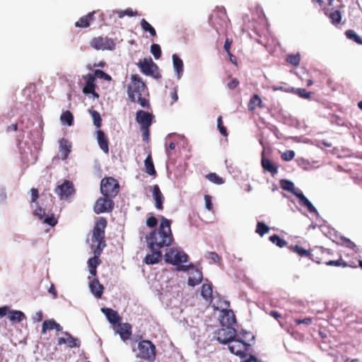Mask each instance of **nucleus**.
Instances as JSON below:
<instances>
[{"label": "nucleus", "mask_w": 362, "mask_h": 362, "mask_svg": "<svg viewBox=\"0 0 362 362\" xmlns=\"http://www.w3.org/2000/svg\"><path fill=\"white\" fill-rule=\"evenodd\" d=\"M85 79L86 84L83 88V93L84 94H92L95 98H98L99 95L95 91V76L89 74L86 76Z\"/></svg>", "instance_id": "15"}, {"label": "nucleus", "mask_w": 362, "mask_h": 362, "mask_svg": "<svg viewBox=\"0 0 362 362\" xmlns=\"http://www.w3.org/2000/svg\"><path fill=\"white\" fill-rule=\"evenodd\" d=\"M217 127L221 135L223 136H228L227 129L223 124L222 116H219L217 119Z\"/></svg>", "instance_id": "49"}, {"label": "nucleus", "mask_w": 362, "mask_h": 362, "mask_svg": "<svg viewBox=\"0 0 362 362\" xmlns=\"http://www.w3.org/2000/svg\"><path fill=\"white\" fill-rule=\"evenodd\" d=\"M145 171L149 175H156V171L155 170L154 164L151 153L148 155L144 160Z\"/></svg>", "instance_id": "33"}, {"label": "nucleus", "mask_w": 362, "mask_h": 362, "mask_svg": "<svg viewBox=\"0 0 362 362\" xmlns=\"http://www.w3.org/2000/svg\"><path fill=\"white\" fill-rule=\"evenodd\" d=\"M280 185L283 189L293 193V194H295V193L297 192L295 190L294 184L290 180H281L280 181Z\"/></svg>", "instance_id": "40"}, {"label": "nucleus", "mask_w": 362, "mask_h": 362, "mask_svg": "<svg viewBox=\"0 0 362 362\" xmlns=\"http://www.w3.org/2000/svg\"><path fill=\"white\" fill-rule=\"evenodd\" d=\"M35 214L39 216L40 218H42V217L45 215V210L41 206H37L35 210Z\"/></svg>", "instance_id": "63"}, {"label": "nucleus", "mask_w": 362, "mask_h": 362, "mask_svg": "<svg viewBox=\"0 0 362 362\" xmlns=\"http://www.w3.org/2000/svg\"><path fill=\"white\" fill-rule=\"evenodd\" d=\"M89 112L93 117L94 125H95L98 128L100 127L102 124V119L100 113L98 111L93 110H90Z\"/></svg>", "instance_id": "44"}, {"label": "nucleus", "mask_w": 362, "mask_h": 362, "mask_svg": "<svg viewBox=\"0 0 362 362\" xmlns=\"http://www.w3.org/2000/svg\"><path fill=\"white\" fill-rule=\"evenodd\" d=\"M141 131L142 132V139L144 141H148L149 139L150 130L149 127H143L141 128Z\"/></svg>", "instance_id": "59"}, {"label": "nucleus", "mask_w": 362, "mask_h": 362, "mask_svg": "<svg viewBox=\"0 0 362 362\" xmlns=\"http://www.w3.org/2000/svg\"><path fill=\"white\" fill-rule=\"evenodd\" d=\"M170 97H171V100L170 102V105H173L175 102L177 101V100H178V95H177V90L176 87L173 88V90H171V92H170Z\"/></svg>", "instance_id": "58"}, {"label": "nucleus", "mask_w": 362, "mask_h": 362, "mask_svg": "<svg viewBox=\"0 0 362 362\" xmlns=\"http://www.w3.org/2000/svg\"><path fill=\"white\" fill-rule=\"evenodd\" d=\"M139 354L138 357L149 362H153L156 357V346L147 339H143L138 344Z\"/></svg>", "instance_id": "6"}, {"label": "nucleus", "mask_w": 362, "mask_h": 362, "mask_svg": "<svg viewBox=\"0 0 362 362\" xmlns=\"http://www.w3.org/2000/svg\"><path fill=\"white\" fill-rule=\"evenodd\" d=\"M238 337L237 331L232 327H223L216 332V339L221 344H230Z\"/></svg>", "instance_id": "12"}, {"label": "nucleus", "mask_w": 362, "mask_h": 362, "mask_svg": "<svg viewBox=\"0 0 362 362\" xmlns=\"http://www.w3.org/2000/svg\"><path fill=\"white\" fill-rule=\"evenodd\" d=\"M43 320V313L42 311L40 310L37 311L33 316V320L34 322H41Z\"/></svg>", "instance_id": "62"}, {"label": "nucleus", "mask_w": 362, "mask_h": 362, "mask_svg": "<svg viewBox=\"0 0 362 362\" xmlns=\"http://www.w3.org/2000/svg\"><path fill=\"white\" fill-rule=\"evenodd\" d=\"M8 317L11 322H21L25 319V315L20 310H9Z\"/></svg>", "instance_id": "34"}, {"label": "nucleus", "mask_w": 362, "mask_h": 362, "mask_svg": "<svg viewBox=\"0 0 362 362\" xmlns=\"http://www.w3.org/2000/svg\"><path fill=\"white\" fill-rule=\"evenodd\" d=\"M89 288L91 293L97 298H100L103 294L104 286L102 285L98 279H94L89 283Z\"/></svg>", "instance_id": "24"}, {"label": "nucleus", "mask_w": 362, "mask_h": 362, "mask_svg": "<svg viewBox=\"0 0 362 362\" xmlns=\"http://www.w3.org/2000/svg\"><path fill=\"white\" fill-rule=\"evenodd\" d=\"M295 195L296 196V197L298 198L300 204L305 206L310 213L317 212V209H315V207L312 204V203L306 198V197L302 192H297L296 193H295Z\"/></svg>", "instance_id": "27"}, {"label": "nucleus", "mask_w": 362, "mask_h": 362, "mask_svg": "<svg viewBox=\"0 0 362 362\" xmlns=\"http://www.w3.org/2000/svg\"><path fill=\"white\" fill-rule=\"evenodd\" d=\"M56 321L54 319L44 321L42 326V333L46 334L47 330L54 329Z\"/></svg>", "instance_id": "43"}, {"label": "nucleus", "mask_w": 362, "mask_h": 362, "mask_svg": "<svg viewBox=\"0 0 362 362\" xmlns=\"http://www.w3.org/2000/svg\"><path fill=\"white\" fill-rule=\"evenodd\" d=\"M100 189L103 196L115 198L119 192V185L115 178L105 177L101 180Z\"/></svg>", "instance_id": "5"}, {"label": "nucleus", "mask_w": 362, "mask_h": 362, "mask_svg": "<svg viewBox=\"0 0 362 362\" xmlns=\"http://www.w3.org/2000/svg\"><path fill=\"white\" fill-rule=\"evenodd\" d=\"M132 325L129 323H118L117 333H118L123 341H127L132 336Z\"/></svg>", "instance_id": "20"}, {"label": "nucleus", "mask_w": 362, "mask_h": 362, "mask_svg": "<svg viewBox=\"0 0 362 362\" xmlns=\"http://www.w3.org/2000/svg\"><path fill=\"white\" fill-rule=\"evenodd\" d=\"M250 344L243 339H240V335L234 338L228 344V349L231 353L240 357L245 356L249 350Z\"/></svg>", "instance_id": "10"}, {"label": "nucleus", "mask_w": 362, "mask_h": 362, "mask_svg": "<svg viewBox=\"0 0 362 362\" xmlns=\"http://www.w3.org/2000/svg\"><path fill=\"white\" fill-rule=\"evenodd\" d=\"M206 178L210 182L216 185H222L225 182L223 177H220L215 173H210L206 175Z\"/></svg>", "instance_id": "39"}, {"label": "nucleus", "mask_w": 362, "mask_h": 362, "mask_svg": "<svg viewBox=\"0 0 362 362\" xmlns=\"http://www.w3.org/2000/svg\"><path fill=\"white\" fill-rule=\"evenodd\" d=\"M102 313L106 316L108 321L113 325H116L121 320V317L118 313L112 308H101Z\"/></svg>", "instance_id": "22"}, {"label": "nucleus", "mask_w": 362, "mask_h": 362, "mask_svg": "<svg viewBox=\"0 0 362 362\" xmlns=\"http://www.w3.org/2000/svg\"><path fill=\"white\" fill-rule=\"evenodd\" d=\"M202 296L206 300H210L212 298V286L211 284H204L202 286Z\"/></svg>", "instance_id": "36"}, {"label": "nucleus", "mask_w": 362, "mask_h": 362, "mask_svg": "<svg viewBox=\"0 0 362 362\" xmlns=\"http://www.w3.org/2000/svg\"><path fill=\"white\" fill-rule=\"evenodd\" d=\"M141 27L145 32H148L151 36L155 37L156 35V31L154 28L144 18L141 20Z\"/></svg>", "instance_id": "37"}, {"label": "nucleus", "mask_w": 362, "mask_h": 362, "mask_svg": "<svg viewBox=\"0 0 362 362\" xmlns=\"http://www.w3.org/2000/svg\"><path fill=\"white\" fill-rule=\"evenodd\" d=\"M137 66L141 71L146 76H151L156 78H160L161 77L158 71V66L153 62L151 57L140 60L137 63Z\"/></svg>", "instance_id": "8"}, {"label": "nucleus", "mask_w": 362, "mask_h": 362, "mask_svg": "<svg viewBox=\"0 0 362 362\" xmlns=\"http://www.w3.org/2000/svg\"><path fill=\"white\" fill-rule=\"evenodd\" d=\"M96 11H91L86 15L81 16L76 23L75 26L80 28H86L90 25L91 22L94 21V15Z\"/></svg>", "instance_id": "21"}, {"label": "nucleus", "mask_w": 362, "mask_h": 362, "mask_svg": "<svg viewBox=\"0 0 362 362\" xmlns=\"http://www.w3.org/2000/svg\"><path fill=\"white\" fill-rule=\"evenodd\" d=\"M157 224L158 220L153 216H151L146 219V225L150 228H154L157 226Z\"/></svg>", "instance_id": "54"}, {"label": "nucleus", "mask_w": 362, "mask_h": 362, "mask_svg": "<svg viewBox=\"0 0 362 362\" xmlns=\"http://www.w3.org/2000/svg\"><path fill=\"white\" fill-rule=\"evenodd\" d=\"M295 157V152L292 150H288L285 152H284L281 156V158L284 161H290L291 160H293Z\"/></svg>", "instance_id": "51"}, {"label": "nucleus", "mask_w": 362, "mask_h": 362, "mask_svg": "<svg viewBox=\"0 0 362 362\" xmlns=\"http://www.w3.org/2000/svg\"><path fill=\"white\" fill-rule=\"evenodd\" d=\"M291 250L293 252L298 254L300 257H308L317 264H321L323 262V257H320V255H328L329 253L328 250L324 249L322 247H319L316 250L310 251L298 245L292 247Z\"/></svg>", "instance_id": "3"}, {"label": "nucleus", "mask_w": 362, "mask_h": 362, "mask_svg": "<svg viewBox=\"0 0 362 362\" xmlns=\"http://www.w3.org/2000/svg\"><path fill=\"white\" fill-rule=\"evenodd\" d=\"M94 76H99L101 78H104L105 80L110 81L111 80V76L105 73L103 71L100 69H96L94 72Z\"/></svg>", "instance_id": "53"}, {"label": "nucleus", "mask_w": 362, "mask_h": 362, "mask_svg": "<svg viewBox=\"0 0 362 362\" xmlns=\"http://www.w3.org/2000/svg\"><path fill=\"white\" fill-rule=\"evenodd\" d=\"M173 62L175 70L176 71L177 76L180 78V75L183 71V62L176 54L173 55Z\"/></svg>", "instance_id": "35"}, {"label": "nucleus", "mask_w": 362, "mask_h": 362, "mask_svg": "<svg viewBox=\"0 0 362 362\" xmlns=\"http://www.w3.org/2000/svg\"><path fill=\"white\" fill-rule=\"evenodd\" d=\"M61 122L69 126H71L74 123V116L72 113L67 110L64 112L60 117Z\"/></svg>", "instance_id": "38"}, {"label": "nucleus", "mask_w": 362, "mask_h": 362, "mask_svg": "<svg viewBox=\"0 0 362 362\" xmlns=\"http://www.w3.org/2000/svg\"><path fill=\"white\" fill-rule=\"evenodd\" d=\"M345 35L347 38L352 40L358 45H362V38L354 30H348L345 32Z\"/></svg>", "instance_id": "41"}, {"label": "nucleus", "mask_w": 362, "mask_h": 362, "mask_svg": "<svg viewBox=\"0 0 362 362\" xmlns=\"http://www.w3.org/2000/svg\"><path fill=\"white\" fill-rule=\"evenodd\" d=\"M103 252L100 248H95L93 250L94 257L90 258L88 261V268H97V267L101 263L100 256Z\"/></svg>", "instance_id": "29"}, {"label": "nucleus", "mask_w": 362, "mask_h": 362, "mask_svg": "<svg viewBox=\"0 0 362 362\" xmlns=\"http://www.w3.org/2000/svg\"><path fill=\"white\" fill-rule=\"evenodd\" d=\"M149 250L159 249L170 246L174 239L171 230V221L162 217L158 230L151 232L146 237Z\"/></svg>", "instance_id": "1"}, {"label": "nucleus", "mask_w": 362, "mask_h": 362, "mask_svg": "<svg viewBox=\"0 0 362 362\" xmlns=\"http://www.w3.org/2000/svg\"><path fill=\"white\" fill-rule=\"evenodd\" d=\"M112 199L105 196L98 198L93 206L94 212L97 214L111 212L115 206Z\"/></svg>", "instance_id": "11"}, {"label": "nucleus", "mask_w": 362, "mask_h": 362, "mask_svg": "<svg viewBox=\"0 0 362 362\" xmlns=\"http://www.w3.org/2000/svg\"><path fill=\"white\" fill-rule=\"evenodd\" d=\"M10 310V307L5 305L0 308V317H3L6 315H8V312Z\"/></svg>", "instance_id": "64"}, {"label": "nucleus", "mask_w": 362, "mask_h": 362, "mask_svg": "<svg viewBox=\"0 0 362 362\" xmlns=\"http://www.w3.org/2000/svg\"><path fill=\"white\" fill-rule=\"evenodd\" d=\"M236 322L235 314L231 310H222L221 323L223 327H231Z\"/></svg>", "instance_id": "19"}, {"label": "nucleus", "mask_w": 362, "mask_h": 362, "mask_svg": "<svg viewBox=\"0 0 362 362\" xmlns=\"http://www.w3.org/2000/svg\"><path fill=\"white\" fill-rule=\"evenodd\" d=\"M269 240L279 247H284L287 245V242L278 235H273L269 237Z\"/></svg>", "instance_id": "42"}, {"label": "nucleus", "mask_w": 362, "mask_h": 362, "mask_svg": "<svg viewBox=\"0 0 362 362\" xmlns=\"http://www.w3.org/2000/svg\"><path fill=\"white\" fill-rule=\"evenodd\" d=\"M31 202L34 203L39 198V192L36 188H31Z\"/></svg>", "instance_id": "60"}, {"label": "nucleus", "mask_w": 362, "mask_h": 362, "mask_svg": "<svg viewBox=\"0 0 362 362\" xmlns=\"http://www.w3.org/2000/svg\"><path fill=\"white\" fill-rule=\"evenodd\" d=\"M127 95L132 103H137L143 107H149V101L146 98L148 95V88L138 74L131 76V83L127 88Z\"/></svg>", "instance_id": "2"}, {"label": "nucleus", "mask_w": 362, "mask_h": 362, "mask_svg": "<svg viewBox=\"0 0 362 362\" xmlns=\"http://www.w3.org/2000/svg\"><path fill=\"white\" fill-rule=\"evenodd\" d=\"M207 257L211 259L213 262L219 263L221 261V257L215 252H208Z\"/></svg>", "instance_id": "52"}, {"label": "nucleus", "mask_w": 362, "mask_h": 362, "mask_svg": "<svg viewBox=\"0 0 362 362\" xmlns=\"http://www.w3.org/2000/svg\"><path fill=\"white\" fill-rule=\"evenodd\" d=\"M293 93L305 99H308L311 96V92L307 91L305 88H297L296 90H293Z\"/></svg>", "instance_id": "48"}, {"label": "nucleus", "mask_w": 362, "mask_h": 362, "mask_svg": "<svg viewBox=\"0 0 362 362\" xmlns=\"http://www.w3.org/2000/svg\"><path fill=\"white\" fill-rule=\"evenodd\" d=\"M326 255H327L320 256L323 257V262L321 264L324 263L327 266L341 267H348V266H352V264H349L347 262H345L341 258H339L337 260H327V259L325 258Z\"/></svg>", "instance_id": "31"}, {"label": "nucleus", "mask_w": 362, "mask_h": 362, "mask_svg": "<svg viewBox=\"0 0 362 362\" xmlns=\"http://www.w3.org/2000/svg\"><path fill=\"white\" fill-rule=\"evenodd\" d=\"M117 14L119 18H123L125 16L129 17L136 16L138 15V12L136 11H133L131 8H128L124 11H117Z\"/></svg>", "instance_id": "47"}, {"label": "nucleus", "mask_w": 362, "mask_h": 362, "mask_svg": "<svg viewBox=\"0 0 362 362\" xmlns=\"http://www.w3.org/2000/svg\"><path fill=\"white\" fill-rule=\"evenodd\" d=\"M75 189L72 182L64 180L62 185H59L54 189V192L61 199H66L75 194Z\"/></svg>", "instance_id": "13"}, {"label": "nucleus", "mask_w": 362, "mask_h": 362, "mask_svg": "<svg viewBox=\"0 0 362 362\" xmlns=\"http://www.w3.org/2000/svg\"><path fill=\"white\" fill-rule=\"evenodd\" d=\"M63 334L65 335L66 337H59L57 339V344L62 345L64 344H66L69 348L79 347L80 341L78 339L74 338L71 334L67 332H63Z\"/></svg>", "instance_id": "16"}, {"label": "nucleus", "mask_w": 362, "mask_h": 362, "mask_svg": "<svg viewBox=\"0 0 362 362\" xmlns=\"http://www.w3.org/2000/svg\"><path fill=\"white\" fill-rule=\"evenodd\" d=\"M152 195L155 202V206L156 207V209L158 210H163V202L165 198L158 185H155L152 187Z\"/></svg>", "instance_id": "18"}, {"label": "nucleus", "mask_w": 362, "mask_h": 362, "mask_svg": "<svg viewBox=\"0 0 362 362\" xmlns=\"http://www.w3.org/2000/svg\"><path fill=\"white\" fill-rule=\"evenodd\" d=\"M71 151V144L67 139L62 138L59 141V151L58 154L59 158L63 160H66L70 154Z\"/></svg>", "instance_id": "17"}, {"label": "nucleus", "mask_w": 362, "mask_h": 362, "mask_svg": "<svg viewBox=\"0 0 362 362\" xmlns=\"http://www.w3.org/2000/svg\"><path fill=\"white\" fill-rule=\"evenodd\" d=\"M97 140L100 149L105 153L109 152V142L103 130L97 131Z\"/></svg>", "instance_id": "25"}, {"label": "nucleus", "mask_w": 362, "mask_h": 362, "mask_svg": "<svg viewBox=\"0 0 362 362\" xmlns=\"http://www.w3.org/2000/svg\"><path fill=\"white\" fill-rule=\"evenodd\" d=\"M151 253L147 254L144 258V262L146 264H155L158 263L162 259V252L159 249L150 250Z\"/></svg>", "instance_id": "23"}, {"label": "nucleus", "mask_w": 362, "mask_h": 362, "mask_svg": "<svg viewBox=\"0 0 362 362\" xmlns=\"http://www.w3.org/2000/svg\"><path fill=\"white\" fill-rule=\"evenodd\" d=\"M153 117L151 113L144 110H139L136 114V121L140 124L141 128L150 127L153 122Z\"/></svg>", "instance_id": "14"}, {"label": "nucleus", "mask_w": 362, "mask_h": 362, "mask_svg": "<svg viewBox=\"0 0 362 362\" xmlns=\"http://www.w3.org/2000/svg\"><path fill=\"white\" fill-rule=\"evenodd\" d=\"M261 164L262 168L272 175H274L278 173V166L274 164L269 159L263 157L261 160Z\"/></svg>", "instance_id": "28"}, {"label": "nucleus", "mask_w": 362, "mask_h": 362, "mask_svg": "<svg viewBox=\"0 0 362 362\" xmlns=\"http://www.w3.org/2000/svg\"><path fill=\"white\" fill-rule=\"evenodd\" d=\"M257 107L262 108V100L259 95L254 94L247 105V108L250 111H254Z\"/></svg>", "instance_id": "30"}, {"label": "nucleus", "mask_w": 362, "mask_h": 362, "mask_svg": "<svg viewBox=\"0 0 362 362\" xmlns=\"http://www.w3.org/2000/svg\"><path fill=\"white\" fill-rule=\"evenodd\" d=\"M286 62L295 66H297L300 64V57L299 54H288L286 57Z\"/></svg>", "instance_id": "45"}, {"label": "nucleus", "mask_w": 362, "mask_h": 362, "mask_svg": "<svg viewBox=\"0 0 362 362\" xmlns=\"http://www.w3.org/2000/svg\"><path fill=\"white\" fill-rule=\"evenodd\" d=\"M313 322V320L311 317H305L302 320L297 319L295 320V322L296 325H300V324H305V325H310Z\"/></svg>", "instance_id": "61"}, {"label": "nucleus", "mask_w": 362, "mask_h": 362, "mask_svg": "<svg viewBox=\"0 0 362 362\" xmlns=\"http://www.w3.org/2000/svg\"><path fill=\"white\" fill-rule=\"evenodd\" d=\"M325 15L329 17L331 23L334 25L339 24L341 21L342 15L339 10L332 8L329 14L325 11Z\"/></svg>", "instance_id": "32"}, {"label": "nucleus", "mask_w": 362, "mask_h": 362, "mask_svg": "<svg viewBox=\"0 0 362 362\" xmlns=\"http://www.w3.org/2000/svg\"><path fill=\"white\" fill-rule=\"evenodd\" d=\"M165 260L167 263L179 265L181 263L187 262L188 256L183 251H180L176 248H169L165 254Z\"/></svg>", "instance_id": "7"}, {"label": "nucleus", "mask_w": 362, "mask_h": 362, "mask_svg": "<svg viewBox=\"0 0 362 362\" xmlns=\"http://www.w3.org/2000/svg\"><path fill=\"white\" fill-rule=\"evenodd\" d=\"M205 201V206L209 211H213V204L211 202V197L210 195L206 194L204 196Z\"/></svg>", "instance_id": "57"}, {"label": "nucleus", "mask_w": 362, "mask_h": 362, "mask_svg": "<svg viewBox=\"0 0 362 362\" xmlns=\"http://www.w3.org/2000/svg\"><path fill=\"white\" fill-rule=\"evenodd\" d=\"M151 52L155 57V59H158L161 56V48L158 44H153L151 46Z\"/></svg>", "instance_id": "50"}, {"label": "nucleus", "mask_w": 362, "mask_h": 362, "mask_svg": "<svg viewBox=\"0 0 362 362\" xmlns=\"http://www.w3.org/2000/svg\"><path fill=\"white\" fill-rule=\"evenodd\" d=\"M107 226V220L105 218H99L94 226L93 230L92 242L97 243L95 248H103L106 246L105 240V229Z\"/></svg>", "instance_id": "4"}, {"label": "nucleus", "mask_w": 362, "mask_h": 362, "mask_svg": "<svg viewBox=\"0 0 362 362\" xmlns=\"http://www.w3.org/2000/svg\"><path fill=\"white\" fill-rule=\"evenodd\" d=\"M269 230V228L263 222H257L256 227V233L260 236H263L267 233Z\"/></svg>", "instance_id": "46"}, {"label": "nucleus", "mask_w": 362, "mask_h": 362, "mask_svg": "<svg viewBox=\"0 0 362 362\" xmlns=\"http://www.w3.org/2000/svg\"><path fill=\"white\" fill-rule=\"evenodd\" d=\"M90 45L96 50H113L115 49L116 44L110 37L98 36L90 40Z\"/></svg>", "instance_id": "9"}, {"label": "nucleus", "mask_w": 362, "mask_h": 362, "mask_svg": "<svg viewBox=\"0 0 362 362\" xmlns=\"http://www.w3.org/2000/svg\"><path fill=\"white\" fill-rule=\"evenodd\" d=\"M239 81L236 78H231L230 81L227 83V88L233 90L239 86Z\"/></svg>", "instance_id": "55"}, {"label": "nucleus", "mask_w": 362, "mask_h": 362, "mask_svg": "<svg viewBox=\"0 0 362 362\" xmlns=\"http://www.w3.org/2000/svg\"><path fill=\"white\" fill-rule=\"evenodd\" d=\"M203 279V275L201 270L195 269L189 274L188 284L194 286L199 284Z\"/></svg>", "instance_id": "26"}, {"label": "nucleus", "mask_w": 362, "mask_h": 362, "mask_svg": "<svg viewBox=\"0 0 362 362\" xmlns=\"http://www.w3.org/2000/svg\"><path fill=\"white\" fill-rule=\"evenodd\" d=\"M44 223H47L51 226H54L57 223V218H55L54 215H52L50 216L46 217L44 220Z\"/></svg>", "instance_id": "56"}]
</instances>
